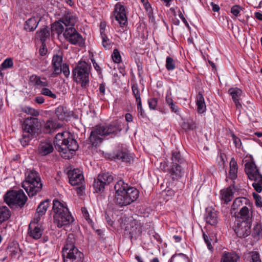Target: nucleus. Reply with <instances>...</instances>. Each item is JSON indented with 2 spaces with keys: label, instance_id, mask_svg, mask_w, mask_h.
<instances>
[{
  "label": "nucleus",
  "instance_id": "f704fd0d",
  "mask_svg": "<svg viewBox=\"0 0 262 262\" xmlns=\"http://www.w3.org/2000/svg\"><path fill=\"white\" fill-rule=\"evenodd\" d=\"M248 204H249L248 199L244 197H238L236 198L234 201L232 206V209L233 210H236L240 206H242L244 205H247Z\"/></svg>",
  "mask_w": 262,
  "mask_h": 262
},
{
  "label": "nucleus",
  "instance_id": "72a5a7b5",
  "mask_svg": "<svg viewBox=\"0 0 262 262\" xmlns=\"http://www.w3.org/2000/svg\"><path fill=\"white\" fill-rule=\"evenodd\" d=\"M34 137L36 134L39 135L42 133L44 122L42 120H39L38 119L34 117Z\"/></svg>",
  "mask_w": 262,
  "mask_h": 262
},
{
  "label": "nucleus",
  "instance_id": "cd10ccee",
  "mask_svg": "<svg viewBox=\"0 0 262 262\" xmlns=\"http://www.w3.org/2000/svg\"><path fill=\"white\" fill-rule=\"evenodd\" d=\"M46 35V34H41L38 43V44H40L38 50V53L39 55L41 56H45L48 52V49L46 44V41L47 39V36Z\"/></svg>",
  "mask_w": 262,
  "mask_h": 262
},
{
  "label": "nucleus",
  "instance_id": "680f3d73",
  "mask_svg": "<svg viewBox=\"0 0 262 262\" xmlns=\"http://www.w3.org/2000/svg\"><path fill=\"white\" fill-rule=\"evenodd\" d=\"M232 140L233 142L236 147H240L242 145V142L241 140L237 137L234 134L232 135Z\"/></svg>",
  "mask_w": 262,
  "mask_h": 262
},
{
  "label": "nucleus",
  "instance_id": "58836bf2",
  "mask_svg": "<svg viewBox=\"0 0 262 262\" xmlns=\"http://www.w3.org/2000/svg\"><path fill=\"white\" fill-rule=\"evenodd\" d=\"M61 127V125L59 123H57L53 120H49L45 124V127L47 129H49L50 130L49 132V133H52L55 132L57 129Z\"/></svg>",
  "mask_w": 262,
  "mask_h": 262
},
{
  "label": "nucleus",
  "instance_id": "c85d7f7f",
  "mask_svg": "<svg viewBox=\"0 0 262 262\" xmlns=\"http://www.w3.org/2000/svg\"><path fill=\"white\" fill-rule=\"evenodd\" d=\"M132 226L129 228L128 226L125 227V230H128L129 234L132 237L140 235L141 233V228L140 226L135 224V221H133L132 223Z\"/></svg>",
  "mask_w": 262,
  "mask_h": 262
},
{
  "label": "nucleus",
  "instance_id": "a211bd4d",
  "mask_svg": "<svg viewBox=\"0 0 262 262\" xmlns=\"http://www.w3.org/2000/svg\"><path fill=\"white\" fill-rule=\"evenodd\" d=\"M53 150L52 141L46 139L44 141L40 142L38 146L37 152L41 156H46L53 152Z\"/></svg>",
  "mask_w": 262,
  "mask_h": 262
},
{
  "label": "nucleus",
  "instance_id": "de8ad7c7",
  "mask_svg": "<svg viewBox=\"0 0 262 262\" xmlns=\"http://www.w3.org/2000/svg\"><path fill=\"white\" fill-rule=\"evenodd\" d=\"M184 255L183 254H179L173 255L170 259V262H184Z\"/></svg>",
  "mask_w": 262,
  "mask_h": 262
},
{
  "label": "nucleus",
  "instance_id": "a878e982",
  "mask_svg": "<svg viewBox=\"0 0 262 262\" xmlns=\"http://www.w3.org/2000/svg\"><path fill=\"white\" fill-rule=\"evenodd\" d=\"M196 104L199 113L202 114L206 111V104L203 94L199 92L196 96Z\"/></svg>",
  "mask_w": 262,
  "mask_h": 262
},
{
  "label": "nucleus",
  "instance_id": "412c9836",
  "mask_svg": "<svg viewBox=\"0 0 262 262\" xmlns=\"http://www.w3.org/2000/svg\"><path fill=\"white\" fill-rule=\"evenodd\" d=\"M49 201L50 200L49 199H47L40 203L36 209L35 214L37 215V216L36 218L34 219V223H37L39 221L40 216L46 213L49 207Z\"/></svg>",
  "mask_w": 262,
  "mask_h": 262
},
{
  "label": "nucleus",
  "instance_id": "423d86ee",
  "mask_svg": "<svg viewBox=\"0 0 262 262\" xmlns=\"http://www.w3.org/2000/svg\"><path fill=\"white\" fill-rule=\"evenodd\" d=\"M76 22V17L69 12H65L63 17L51 25L52 33H62L66 27L65 32L77 33L73 27Z\"/></svg>",
  "mask_w": 262,
  "mask_h": 262
},
{
  "label": "nucleus",
  "instance_id": "dca6fc26",
  "mask_svg": "<svg viewBox=\"0 0 262 262\" xmlns=\"http://www.w3.org/2000/svg\"><path fill=\"white\" fill-rule=\"evenodd\" d=\"M169 177L173 180H178L184 174V171L181 166L177 163L171 164L170 168L167 169Z\"/></svg>",
  "mask_w": 262,
  "mask_h": 262
},
{
  "label": "nucleus",
  "instance_id": "9d476101",
  "mask_svg": "<svg viewBox=\"0 0 262 262\" xmlns=\"http://www.w3.org/2000/svg\"><path fill=\"white\" fill-rule=\"evenodd\" d=\"M113 181V177L108 172L100 173L97 179H94L93 187L95 192L102 193L105 186L109 185Z\"/></svg>",
  "mask_w": 262,
  "mask_h": 262
},
{
  "label": "nucleus",
  "instance_id": "774afa93",
  "mask_svg": "<svg viewBox=\"0 0 262 262\" xmlns=\"http://www.w3.org/2000/svg\"><path fill=\"white\" fill-rule=\"evenodd\" d=\"M35 101L39 104H42L45 102L44 98L41 96H37L35 98Z\"/></svg>",
  "mask_w": 262,
  "mask_h": 262
},
{
  "label": "nucleus",
  "instance_id": "37998d69",
  "mask_svg": "<svg viewBox=\"0 0 262 262\" xmlns=\"http://www.w3.org/2000/svg\"><path fill=\"white\" fill-rule=\"evenodd\" d=\"M165 66L168 71H172L176 68L175 61L171 57L168 56L166 58Z\"/></svg>",
  "mask_w": 262,
  "mask_h": 262
},
{
  "label": "nucleus",
  "instance_id": "b1692460",
  "mask_svg": "<svg viewBox=\"0 0 262 262\" xmlns=\"http://www.w3.org/2000/svg\"><path fill=\"white\" fill-rule=\"evenodd\" d=\"M233 189L235 190L234 184H232L227 188L223 189L221 191L222 200H223L225 203H227L231 201L233 199V195L234 193Z\"/></svg>",
  "mask_w": 262,
  "mask_h": 262
},
{
  "label": "nucleus",
  "instance_id": "ea45409f",
  "mask_svg": "<svg viewBox=\"0 0 262 262\" xmlns=\"http://www.w3.org/2000/svg\"><path fill=\"white\" fill-rule=\"evenodd\" d=\"M66 108L63 106H59L55 111V114L59 120H63L67 117Z\"/></svg>",
  "mask_w": 262,
  "mask_h": 262
},
{
  "label": "nucleus",
  "instance_id": "0eeeda50",
  "mask_svg": "<svg viewBox=\"0 0 262 262\" xmlns=\"http://www.w3.org/2000/svg\"><path fill=\"white\" fill-rule=\"evenodd\" d=\"M3 199L4 202L11 209L22 208L28 199L21 189L9 190L4 194Z\"/></svg>",
  "mask_w": 262,
  "mask_h": 262
},
{
  "label": "nucleus",
  "instance_id": "603ef678",
  "mask_svg": "<svg viewBox=\"0 0 262 262\" xmlns=\"http://www.w3.org/2000/svg\"><path fill=\"white\" fill-rule=\"evenodd\" d=\"M253 234L254 236H259L262 234V227L260 224L257 223L254 227Z\"/></svg>",
  "mask_w": 262,
  "mask_h": 262
},
{
  "label": "nucleus",
  "instance_id": "a19ab883",
  "mask_svg": "<svg viewBox=\"0 0 262 262\" xmlns=\"http://www.w3.org/2000/svg\"><path fill=\"white\" fill-rule=\"evenodd\" d=\"M132 90L133 92V94L136 98L137 103H139V105H140V102H141V99L140 97V93L137 84H132Z\"/></svg>",
  "mask_w": 262,
  "mask_h": 262
},
{
  "label": "nucleus",
  "instance_id": "5fc2aeb1",
  "mask_svg": "<svg viewBox=\"0 0 262 262\" xmlns=\"http://www.w3.org/2000/svg\"><path fill=\"white\" fill-rule=\"evenodd\" d=\"M33 224V220H31L29 226H28V234L27 236L26 237V239L28 241H31L33 239V230L31 228V225Z\"/></svg>",
  "mask_w": 262,
  "mask_h": 262
},
{
  "label": "nucleus",
  "instance_id": "e433bc0d",
  "mask_svg": "<svg viewBox=\"0 0 262 262\" xmlns=\"http://www.w3.org/2000/svg\"><path fill=\"white\" fill-rule=\"evenodd\" d=\"M171 159L172 161L171 164L177 163L180 165L184 162V159L181 157L180 152L177 150L172 151Z\"/></svg>",
  "mask_w": 262,
  "mask_h": 262
},
{
  "label": "nucleus",
  "instance_id": "09e8293b",
  "mask_svg": "<svg viewBox=\"0 0 262 262\" xmlns=\"http://www.w3.org/2000/svg\"><path fill=\"white\" fill-rule=\"evenodd\" d=\"M24 30L27 32H31L33 31V24L32 17L29 18L25 23L24 26Z\"/></svg>",
  "mask_w": 262,
  "mask_h": 262
},
{
  "label": "nucleus",
  "instance_id": "4be33fe9",
  "mask_svg": "<svg viewBox=\"0 0 262 262\" xmlns=\"http://www.w3.org/2000/svg\"><path fill=\"white\" fill-rule=\"evenodd\" d=\"M62 61V57L59 55H54L52 58V64L54 69V72L52 74V77H55L62 72L61 63Z\"/></svg>",
  "mask_w": 262,
  "mask_h": 262
},
{
  "label": "nucleus",
  "instance_id": "13d9d810",
  "mask_svg": "<svg viewBox=\"0 0 262 262\" xmlns=\"http://www.w3.org/2000/svg\"><path fill=\"white\" fill-rule=\"evenodd\" d=\"M61 70L64 75L68 77L70 75V70L69 65L67 63H63L61 67Z\"/></svg>",
  "mask_w": 262,
  "mask_h": 262
},
{
  "label": "nucleus",
  "instance_id": "7ed1b4c3",
  "mask_svg": "<svg viewBox=\"0 0 262 262\" xmlns=\"http://www.w3.org/2000/svg\"><path fill=\"white\" fill-rule=\"evenodd\" d=\"M54 144L57 150L66 154L68 151H75L78 149V144L69 132H62L56 134Z\"/></svg>",
  "mask_w": 262,
  "mask_h": 262
},
{
  "label": "nucleus",
  "instance_id": "f03ea898",
  "mask_svg": "<svg viewBox=\"0 0 262 262\" xmlns=\"http://www.w3.org/2000/svg\"><path fill=\"white\" fill-rule=\"evenodd\" d=\"M52 210L54 223L58 228H61L63 226L69 225L73 222L74 218L65 202L54 199L53 201Z\"/></svg>",
  "mask_w": 262,
  "mask_h": 262
},
{
  "label": "nucleus",
  "instance_id": "a18cd8bd",
  "mask_svg": "<svg viewBox=\"0 0 262 262\" xmlns=\"http://www.w3.org/2000/svg\"><path fill=\"white\" fill-rule=\"evenodd\" d=\"M40 93L43 95L50 97L53 99L56 98L57 97L56 94L53 93L50 89L46 88H43L40 91Z\"/></svg>",
  "mask_w": 262,
  "mask_h": 262
},
{
  "label": "nucleus",
  "instance_id": "2f4dec72",
  "mask_svg": "<svg viewBox=\"0 0 262 262\" xmlns=\"http://www.w3.org/2000/svg\"><path fill=\"white\" fill-rule=\"evenodd\" d=\"M11 215V212L7 206L0 207V225L8 220Z\"/></svg>",
  "mask_w": 262,
  "mask_h": 262
},
{
  "label": "nucleus",
  "instance_id": "f3484780",
  "mask_svg": "<svg viewBox=\"0 0 262 262\" xmlns=\"http://www.w3.org/2000/svg\"><path fill=\"white\" fill-rule=\"evenodd\" d=\"M228 93L232 97V99L236 106V110L241 114L242 105L239 102L240 97L242 94V91L238 88H232L229 89Z\"/></svg>",
  "mask_w": 262,
  "mask_h": 262
},
{
  "label": "nucleus",
  "instance_id": "20e7f679",
  "mask_svg": "<svg viewBox=\"0 0 262 262\" xmlns=\"http://www.w3.org/2000/svg\"><path fill=\"white\" fill-rule=\"evenodd\" d=\"M75 243L74 235L69 234L62 251L63 262H82L83 254L75 247Z\"/></svg>",
  "mask_w": 262,
  "mask_h": 262
},
{
  "label": "nucleus",
  "instance_id": "79ce46f5",
  "mask_svg": "<svg viewBox=\"0 0 262 262\" xmlns=\"http://www.w3.org/2000/svg\"><path fill=\"white\" fill-rule=\"evenodd\" d=\"M34 82L35 85L41 87H45L48 85V82L46 78H41L40 77L35 76L34 78Z\"/></svg>",
  "mask_w": 262,
  "mask_h": 262
},
{
  "label": "nucleus",
  "instance_id": "49530a36",
  "mask_svg": "<svg viewBox=\"0 0 262 262\" xmlns=\"http://www.w3.org/2000/svg\"><path fill=\"white\" fill-rule=\"evenodd\" d=\"M112 57L113 61L116 63H120L121 61V57L120 53L116 49L114 50Z\"/></svg>",
  "mask_w": 262,
  "mask_h": 262
},
{
  "label": "nucleus",
  "instance_id": "0e129e2a",
  "mask_svg": "<svg viewBox=\"0 0 262 262\" xmlns=\"http://www.w3.org/2000/svg\"><path fill=\"white\" fill-rule=\"evenodd\" d=\"M99 91L102 96H104L105 93V84L104 83L99 84Z\"/></svg>",
  "mask_w": 262,
  "mask_h": 262
},
{
  "label": "nucleus",
  "instance_id": "338daca9",
  "mask_svg": "<svg viewBox=\"0 0 262 262\" xmlns=\"http://www.w3.org/2000/svg\"><path fill=\"white\" fill-rule=\"evenodd\" d=\"M251 180L254 181V182L262 186V175L261 174L257 176L255 179H252Z\"/></svg>",
  "mask_w": 262,
  "mask_h": 262
},
{
  "label": "nucleus",
  "instance_id": "473e14b6",
  "mask_svg": "<svg viewBox=\"0 0 262 262\" xmlns=\"http://www.w3.org/2000/svg\"><path fill=\"white\" fill-rule=\"evenodd\" d=\"M238 170L237 164L236 161L232 158L230 162L229 178L235 180L237 178Z\"/></svg>",
  "mask_w": 262,
  "mask_h": 262
},
{
  "label": "nucleus",
  "instance_id": "c756f323",
  "mask_svg": "<svg viewBox=\"0 0 262 262\" xmlns=\"http://www.w3.org/2000/svg\"><path fill=\"white\" fill-rule=\"evenodd\" d=\"M239 256L235 253L225 252L220 262H237Z\"/></svg>",
  "mask_w": 262,
  "mask_h": 262
},
{
  "label": "nucleus",
  "instance_id": "bb28decb",
  "mask_svg": "<svg viewBox=\"0 0 262 262\" xmlns=\"http://www.w3.org/2000/svg\"><path fill=\"white\" fill-rule=\"evenodd\" d=\"M42 185L43 184L38 173L34 170V195L41 191Z\"/></svg>",
  "mask_w": 262,
  "mask_h": 262
},
{
  "label": "nucleus",
  "instance_id": "c9c22d12",
  "mask_svg": "<svg viewBox=\"0 0 262 262\" xmlns=\"http://www.w3.org/2000/svg\"><path fill=\"white\" fill-rule=\"evenodd\" d=\"M7 252L11 255V257H15L17 255L19 256L20 249L17 245H9L7 247Z\"/></svg>",
  "mask_w": 262,
  "mask_h": 262
},
{
  "label": "nucleus",
  "instance_id": "e2e57ef3",
  "mask_svg": "<svg viewBox=\"0 0 262 262\" xmlns=\"http://www.w3.org/2000/svg\"><path fill=\"white\" fill-rule=\"evenodd\" d=\"M169 106L172 112H174L177 115L179 114V108L177 105L176 103H173L172 104L169 105Z\"/></svg>",
  "mask_w": 262,
  "mask_h": 262
},
{
  "label": "nucleus",
  "instance_id": "aec40b11",
  "mask_svg": "<svg viewBox=\"0 0 262 262\" xmlns=\"http://www.w3.org/2000/svg\"><path fill=\"white\" fill-rule=\"evenodd\" d=\"M33 170L30 171L28 175L26 173V179L22 183V187L26 190L30 198L33 197Z\"/></svg>",
  "mask_w": 262,
  "mask_h": 262
},
{
  "label": "nucleus",
  "instance_id": "39448f33",
  "mask_svg": "<svg viewBox=\"0 0 262 262\" xmlns=\"http://www.w3.org/2000/svg\"><path fill=\"white\" fill-rule=\"evenodd\" d=\"M90 70V65L84 61H81L72 71L74 81L80 84L82 89H86L89 86Z\"/></svg>",
  "mask_w": 262,
  "mask_h": 262
},
{
  "label": "nucleus",
  "instance_id": "bf43d9fd",
  "mask_svg": "<svg viewBox=\"0 0 262 262\" xmlns=\"http://www.w3.org/2000/svg\"><path fill=\"white\" fill-rule=\"evenodd\" d=\"M81 211L83 214V216L85 219V220L88 222L89 223H91L92 221L89 217V214L86 208L82 207Z\"/></svg>",
  "mask_w": 262,
  "mask_h": 262
},
{
  "label": "nucleus",
  "instance_id": "7c9ffc66",
  "mask_svg": "<svg viewBox=\"0 0 262 262\" xmlns=\"http://www.w3.org/2000/svg\"><path fill=\"white\" fill-rule=\"evenodd\" d=\"M131 187H129L128 184L124 183L122 180L118 181L114 186L116 194L127 191V190Z\"/></svg>",
  "mask_w": 262,
  "mask_h": 262
},
{
  "label": "nucleus",
  "instance_id": "4c0bfd02",
  "mask_svg": "<svg viewBox=\"0 0 262 262\" xmlns=\"http://www.w3.org/2000/svg\"><path fill=\"white\" fill-rule=\"evenodd\" d=\"M102 39V45L105 50H110L112 48L114 43L108 37L106 34H101Z\"/></svg>",
  "mask_w": 262,
  "mask_h": 262
},
{
  "label": "nucleus",
  "instance_id": "6ab92c4d",
  "mask_svg": "<svg viewBox=\"0 0 262 262\" xmlns=\"http://www.w3.org/2000/svg\"><path fill=\"white\" fill-rule=\"evenodd\" d=\"M245 171L250 180L255 179L260 174L259 170L253 161L247 162L245 165Z\"/></svg>",
  "mask_w": 262,
  "mask_h": 262
},
{
  "label": "nucleus",
  "instance_id": "8fccbe9b",
  "mask_svg": "<svg viewBox=\"0 0 262 262\" xmlns=\"http://www.w3.org/2000/svg\"><path fill=\"white\" fill-rule=\"evenodd\" d=\"M13 66V60L11 58L6 59L2 64V67L4 69L12 68Z\"/></svg>",
  "mask_w": 262,
  "mask_h": 262
},
{
  "label": "nucleus",
  "instance_id": "9b49d317",
  "mask_svg": "<svg viewBox=\"0 0 262 262\" xmlns=\"http://www.w3.org/2000/svg\"><path fill=\"white\" fill-rule=\"evenodd\" d=\"M113 15L121 27H124L127 26V18L126 10L124 6L121 3H118L115 6Z\"/></svg>",
  "mask_w": 262,
  "mask_h": 262
},
{
  "label": "nucleus",
  "instance_id": "6e6552de",
  "mask_svg": "<svg viewBox=\"0 0 262 262\" xmlns=\"http://www.w3.org/2000/svg\"><path fill=\"white\" fill-rule=\"evenodd\" d=\"M23 112L31 116L27 117L22 122V129L23 135L20 141L23 146L29 144L33 138V112L32 108L30 107H25L22 108Z\"/></svg>",
  "mask_w": 262,
  "mask_h": 262
},
{
  "label": "nucleus",
  "instance_id": "ddd939ff",
  "mask_svg": "<svg viewBox=\"0 0 262 262\" xmlns=\"http://www.w3.org/2000/svg\"><path fill=\"white\" fill-rule=\"evenodd\" d=\"M111 156L113 159L121 162H130L133 160V157L129 154L128 150L122 147H118Z\"/></svg>",
  "mask_w": 262,
  "mask_h": 262
},
{
  "label": "nucleus",
  "instance_id": "69168bd1",
  "mask_svg": "<svg viewBox=\"0 0 262 262\" xmlns=\"http://www.w3.org/2000/svg\"><path fill=\"white\" fill-rule=\"evenodd\" d=\"M252 186L253 187L254 190L258 193H260L262 191V186L259 185L258 184L254 182L252 184Z\"/></svg>",
  "mask_w": 262,
  "mask_h": 262
},
{
  "label": "nucleus",
  "instance_id": "393cba45",
  "mask_svg": "<svg viewBox=\"0 0 262 262\" xmlns=\"http://www.w3.org/2000/svg\"><path fill=\"white\" fill-rule=\"evenodd\" d=\"M239 218L243 222H252V212L246 206L242 207L239 210Z\"/></svg>",
  "mask_w": 262,
  "mask_h": 262
},
{
  "label": "nucleus",
  "instance_id": "4468645a",
  "mask_svg": "<svg viewBox=\"0 0 262 262\" xmlns=\"http://www.w3.org/2000/svg\"><path fill=\"white\" fill-rule=\"evenodd\" d=\"M68 177L70 183L73 186L78 185L82 183L84 177L81 171L78 169H74L68 171Z\"/></svg>",
  "mask_w": 262,
  "mask_h": 262
},
{
  "label": "nucleus",
  "instance_id": "052dcab7",
  "mask_svg": "<svg viewBox=\"0 0 262 262\" xmlns=\"http://www.w3.org/2000/svg\"><path fill=\"white\" fill-rule=\"evenodd\" d=\"M203 236L208 249L211 250L213 249V247L211 245L210 241L212 239L211 238L209 239L208 236L204 233H203Z\"/></svg>",
  "mask_w": 262,
  "mask_h": 262
},
{
  "label": "nucleus",
  "instance_id": "4d7b16f0",
  "mask_svg": "<svg viewBox=\"0 0 262 262\" xmlns=\"http://www.w3.org/2000/svg\"><path fill=\"white\" fill-rule=\"evenodd\" d=\"M251 262H261L260 255L257 252H253L252 253Z\"/></svg>",
  "mask_w": 262,
  "mask_h": 262
},
{
  "label": "nucleus",
  "instance_id": "864d4df0",
  "mask_svg": "<svg viewBox=\"0 0 262 262\" xmlns=\"http://www.w3.org/2000/svg\"><path fill=\"white\" fill-rule=\"evenodd\" d=\"M253 198L255 201V205L258 207H262V201L261 196L255 193H253Z\"/></svg>",
  "mask_w": 262,
  "mask_h": 262
},
{
  "label": "nucleus",
  "instance_id": "5701e85b",
  "mask_svg": "<svg viewBox=\"0 0 262 262\" xmlns=\"http://www.w3.org/2000/svg\"><path fill=\"white\" fill-rule=\"evenodd\" d=\"M64 37L73 45L82 46L84 44V39L80 34H63Z\"/></svg>",
  "mask_w": 262,
  "mask_h": 262
},
{
  "label": "nucleus",
  "instance_id": "3c124183",
  "mask_svg": "<svg viewBox=\"0 0 262 262\" xmlns=\"http://www.w3.org/2000/svg\"><path fill=\"white\" fill-rule=\"evenodd\" d=\"M158 99L156 98L149 99L148 100V104L150 110H156Z\"/></svg>",
  "mask_w": 262,
  "mask_h": 262
},
{
  "label": "nucleus",
  "instance_id": "c03bdc74",
  "mask_svg": "<svg viewBox=\"0 0 262 262\" xmlns=\"http://www.w3.org/2000/svg\"><path fill=\"white\" fill-rule=\"evenodd\" d=\"M43 231V228L41 226L34 228V239H37L40 238L42 234Z\"/></svg>",
  "mask_w": 262,
  "mask_h": 262
},
{
  "label": "nucleus",
  "instance_id": "f8f14e48",
  "mask_svg": "<svg viewBox=\"0 0 262 262\" xmlns=\"http://www.w3.org/2000/svg\"><path fill=\"white\" fill-rule=\"evenodd\" d=\"M251 223L243 221L238 223L234 229L237 236L240 238H244L249 235L251 232Z\"/></svg>",
  "mask_w": 262,
  "mask_h": 262
},
{
  "label": "nucleus",
  "instance_id": "2eb2a0df",
  "mask_svg": "<svg viewBox=\"0 0 262 262\" xmlns=\"http://www.w3.org/2000/svg\"><path fill=\"white\" fill-rule=\"evenodd\" d=\"M204 219L207 224L215 226L219 222V212L212 207L207 208Z\"/></svg>",
  "mask_w": 262,
  "mask_h": 262
},
{
  "label": "nucleus",
  "instance_id": "1a4fd4ad",
  "mask_svg": "<svg viewBox=\"0 0 262 262\" xmlns=\"http://www.w3.org/2000/svg\"><path fill=\"white\" fill-rule=\"evenodd\" d=\"M139 195V191L134 187H131L127 191L116 194L115 202L121 207L126 206L136 201Z\"/></svg>",
  "mask_w": 262,
  "mask_h": 262
},
{
  "label": "nucleus",
  "instance_id": "f257e3e1",
  "mask_svg": "<svg viewBox=\"0 0 262 262\" xmlns=\"http://www.w3.org/2000/svg\"><path fill=\"white\" fill-rule=\"evenodd\" d=\"M121 130V125L117 121L105 125H96L92 130L89 140L93 146H97L102 142V137L117 134Z\"/></svg>",
  "mask_w": 262,
  "mask_h": 262
},
{
  "label": "nucleus",
  "instance_id": "6e6d98bb",
  "mask_svg": "<svg viewBox=\"0 0 262 262\" xmlns=\"http://www.w3.org/2000/svg\"><path fill=\"white\" fill-rule=\"evenodd\" d=\"M242 10V8L238 5H235L231 8V12L235 16H237Z\"/></svg>",
  "mask_w": 262,
  "mask_h": 262
}]
</instances>
